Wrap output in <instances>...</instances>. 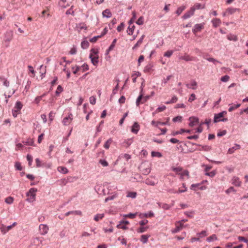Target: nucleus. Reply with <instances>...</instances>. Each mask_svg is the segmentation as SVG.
Segmentation results:
<instances>
[{
	"label": "nucleus",
	"instance_id": "680f3d73",
	"mask_svg": "<svg viewBox=\"0 0 248 248\" xmlns=\"http://www.w3.org/2000/svg\"><path fill=\"white\" fill-rule=\"evenodd\" d=\"M16 168L19 170H21L22 169L21 165L19 162H16L15 165Z\"/></svg>",
	"mask_w": 248,
	"mask_h": 248
},
{
	"label": "nucleus",
	"instance_id": "bb28decb",
	"mask_svg": "<svg viewBox=\"0 0 248 248\" xmlns=\"http://www.w3.org/2000/svg\"><path fill=\"white\" fill-rule=\"evenodd\" d=\"M145 37L144 35H142L138 41L137 43L134 45V46L133 47V49H135L138 47L142 43L143 40Z\"/></svg>",
	"mask_w": 248,
	"mask_h": 248
},
{
	"label": "nucleus",
	"instance_id": "f03ea898",
	"mask_svg": "<svg viewBox=\"0 0 248 248\" xmlns=\"http://www.w3.org/2000/svg\"><path fill=\"white\" fill-rule=\"evenodd\" d=\"M37 190L35 188H31L28 192L26 193V196L28 198L27 201L29 202H32L35 201L36 199V192Z\"/></svg>",
	"mask_w": 248,
	"mask_h": 248
},
{
	"label": "nucleus",
	"instance_id": "052dcab7",
	"mask_svg": "<svg viewBox=\"0 0 248 248\" xmlns=\"http://www.w3.org/2000/svg\"><path fill=\"white\" fill-rule=\"evenodd\" d=\"M101 37H102V35H98L96 36H94L90 39V42H91L92 43H95L98 39V38H99Z\"/></svg>",
	"mask_w": 248,
	"mask_h": 248
},
{
	"label": "nucleus",
	"instance_id": "2f4dec72",
	"mask_svg": "<svg viewBox=\"0 0 248 248\" xmlns=\"http://www.w3.org/2000/svg\"><path fill=\"white\" fill-rule=\"evenodd\" d=\"M71 68L74 74H76L81 69V67L77 65H72Z\"/></svg>",
	"mask_w": 248,
	"mask_h": 248
},
{
	"label": "nucleus",
	"instance_id": "a878e982",
	"mask_svg": "<svg viewBox=\"0 0 248 248\" xmlns=\"http://www.w3.org/2000/svg\"><path fill=\"white\" fill-rule=\"evenodd\" d=\"M232 183L236 186H239L241 185V181L239 180V178L234 177L232 179Z\"/></svg>",
	"mask_w": 248,
	"mask_h": 248
},
{
	"label": "nucleus",
	"instance_id": "f3484780",
	"mask_svg": "<svg viewBox=\"0 0 248 248\" xmlns=\"http://www.w3.org/2000/svg\"><path fill=\"white\" fill-rule=\"evenodd\" d=\"M237 10H239V9L237 8H228V9H226L223 15L225 16L226 15L232 14Z\"/></svg>",
	"mask_w": 248,
	"mask_h": 248
},
{
	"label": "nucleus",
	"instance_id": "c85d7f7f",
	"mask_svg": "<svg viewBox=\"0 0 248 248\" xmlns=\"http://www.w3.org/2000/svg\"><path fill=\"white\" fill-rule=\"evenodd\" d=\"M227 37L230 41H237L238 40L237 36L234 34H230L227 35Z\"/></svg>",
	"mask_w": 248,
	"mask_h": 248
},
{
	"label": "nucleus",
	"instance_id": "dca6fc26",
	"mask_svg": "<svg viewBox=\"0 0 248 248\" xmlns=\"http://www.w3.org/2000/svg\"><path fill=\"white\" fill-rule=\"evenodd\" d=\"M140 125L138 123L135 122L132 126L131 132L134 134H137L140 130Z\"/></svg>",
	"mask_w": 248,
	"mask_h": 248
},
{
	"label": "nucleus",
	"instance_id": "774afa93",
	"mask_svg": "<svg viewBox=\"0 0 248 248\" xmlns=\"http://www.w3.org/2000/svg\"><path fill=\"white\" fill-rule=\"evenodd\" d=\"M63 91V89L61 85H59L56 91V93L58 94L60 93Z\"/></svg>",
	"mask_w": 248,
	"mask_h": 248
},
{
	"label": "nucleus",
	"instance_id": "f704fd0d",
	"mask_svg": "<svg viewBox=\"0 0 248 248\" xmlns=\"http://www.w3.org/2000/svg\"><path fill=\"white\" fill-rule=\"evenodd\" d=\"M77 28L79 29V31H81L82 30H87V27L86 24L83 23H81L77 25Z\"/></svg>",
	"mask_w": 248,
	"mask_h": 248
},
{
	"label": "nucleus",
	"instance_id": "6e6552de",
	"mask_svg": "<svg viewBox=\"0 0 248 248\" xmlns=\"http://www.w3.org/2000/svg\"><path fill=\"white\" fill-rule=\"evenodd\" d=\"M73 120V115L70 113L68 116L64 117L62 121V123L65 125H68Z\"/></svg>",
	"mask_w": 248,
	"mask_h": 248
},
{
	"label": "nucleus",
	"instance_id": "72a5a7b5",
	"mask_svg": "<svg viewBox=\"0 0 248 248\" xmlns=\"http://www.w3.org/2000/svg\"><path fill=\"white\" fill-rule=\"evenodd\" d=\"M58 170L59 172H60L62 173H63V174H66L68 172L67 169L65 167H62V166L59 167L58 168Z\"/></svg>",
	"mask_w": 248,
	"mask_h": 248
},
{
	"label": "nucleus",
	"instance_id": "603ef678",
	"mask_svg": "<svg viewBox=\"0 0 248 248\" xmlns=\"http://www.w3.org/2000/svg\"><path fill=\"white\" fill-rule=\"evenodd\" d=\"M151 155L152 157L157 156L158 157H160L162 156L161 154L159 152L155 151L152 152Z\"/></svg>",
	"mask_w": 248,
	"mask_h": 248
},
{
	"label": "nucleus",
	"instance_id": "ea45409f",
	"mask_svg": "<svg viewBox=\"0 0 248 248\" xmlns=\"http://www.w3.org/2000/svg\"><path fill=\"white\" fill-rule=\"evenodd\" d=\"M148 228V227H143V226H141L137 230V232L138 233L144 232H146Z\"/></svg>",
	"mask_w": 248,
	"mask_h": 248
},
{
	"label": "nucleus",
	"instance_id": "58836bf2",
	"mask_svg": "<svg viewBox=\"0 0 248 248\" xmlns=\"http://www.w3.org/2000/svg\"><path fill=\"white\" fill-rule=\"evenodd\" d=\"M112 142L111 139H109L104 144V147L106 149H108L110 146V145Z\"/></svg>",
	"mask_w": 248,
	"mask_h": 248
},
{
	"label": "nucleus",
	"instance_id": "423d86ee",
	"mask_svg": "<svg viewBox=\"0 0 248 248\" xmlns=\"http://www.w3.org/2000/svg\"><path fill=\"white\" fill-rule=\"evenodd\" d=\"M204 25L205 24L204 23L195 24L192 29L193 33L196 35L197 32H201L202 30L204 29Z\"/></svg>",
	"mask_w": 248,
	"mask_h": 248
},
{
	"label": "nucleus",
	"instance_id": "f8f14e48",
	"mask_svg": "<svg viewBox=\"0 0 248 248\" xmlns=\"http://www.w3.org/2000/svg\"><path fill=\"white\" fill-rule=\"evenodd\" d=\"M200 184H192L190 186V189L194 191H196L198 189L204 190L206 188L205 186H200Z\"/></svg>",
	"mask_w": 248,
	"mask_h": 248
},
{
	"label": "nucleus",
	"instance_id": "79ce46f5",
	"mask_svg": "<svg viewBox=\"0 0 248 248\" xmlns=\"http://www.w3.org/2000/svg\"><path fill=\"white\" fill-rule=\"evenodd\" d=\"M117 227L119 229H122L123 230L127 229L126 226L124 224L122 221L120 222V223L117 225Z\"/></svg>",
	"mask_w": 248,
	"mask_h": 248
},
{
	"label": "nucleus",
	"instance_id": "412c9836",
	"mask_svg": "<svg viewBox=\"0 0 248 248\" xmlns=\"http://www.w3.org/2000/svg\"><path fill=\"white\" fill-rule=\"evenodd\" d=\"M22 103L20 101H17L14 107V110H16V112H19L22 108Z\"/></svg>",
	"mask_w": 248,
	"mask_h": 248
},
{
	"label": "nucleus",
	"instance_id": "7ed1b4c3",
	"mask_svg": "<svg viewBox=\"0 0 248 248\" xmlns=\"http://www.w3.org/2000/svg\"><path fill=\"white\" fill-rule=\"evenodd\" d=\"M98 50L97 49L93 48L91 50L90 54V58L91 60L92 63L94 65H96L98 62Z\"/></svg>",
	"mask_w": 248,
	"mask_h": 248
},
{
	"label": "nucleus",
	"instance_id": "0eeeda50",
	"mask_svg": "<svg viewBox=\"0 0 248 248\" xmlns=\"http://www.w3.org/2000/svg\"><path fill=\"white\" fill-rule=\"evenodd\" d=\"M149 98V96L143 97L142 94H140L136 100V105L139 106L140 104L144 103L148 100Z\"/></svg>",
	"mask_w": 248,
	"mask_h": 248
},
{
	"label": "nucleus",
	"instance_id": "c9c22d12",
	"mask_svg": "<svg viewBox=\"0 0 248 248\" xmlns=\"http://www.w3.org/2000/svg\"><path fill=\"white\" fill-rule=\"evenodd\" d=\"M132 23H130V25L128 28L127 32L129 35H132L133 32V31L134 29V26L132 25Z\"/></svg>",
	"mask_w": 248,
	"mask_h": 248
},
{
	"label": "nucleus",
	"instance_id": "aec40b11",
	"mask_svg": "<svg viewBox=\"0 0 248 248\" xmlns=\"http://www.w3.org/2000/svg\"><path fill=\"white\" fill-rule=\"evenodd\" d=\"M240 148V146L238 144H235L233 147L230 148L228 151V153L229 154H233L234 151L236 150L239 149Z\"/></svg>",
	"mask_w": 248,
	"mask_h": 248
},
{
	"label": "nucleus",
	"instance_id": "4468645a",
	"mask_svg": "<svg viewBox=\"0 0 248 248\" xmlns=\"http://www.w3.org/2000/svg\"><path fill=\"white\" fill-rule=\"evenodd\" d=\"M186 86L188 88L196 90L197 87V83L195 80H192L190 81V83L189 84H186Z\"/></svg>",
	"mask_w": 248,
	"mask_h": 248
},
{
	"label": "nucleus",
	"instance_id": "37998d69",
	"mask_svg": "<svg viewBox=\"0 0 248 248\" xmlns=\"http://www.w3.org/2000/svg\"><path fill=\"white\" fill-rule=\"evenodd\" d=\"M103 214H98L95 216L94 217V220L96 221H98L100 219H101L104 217Z\"/></svg>",
	"mask_w": 248,
	"mask_h": 248
},
{
	"label": "nucleus",
	"instance_id": "a19ab883",
	"mask_svg": "<svg viewBox=\"0 0 248 248\" xmlns=\"http://www.w3.org/2000/svg\"><path fill=\"white\" fill-rule=\"evenodd\" d=\"M143 71L145 73H151L152 71V66L151 65H146L144 67Z\"/></svg>",
	"mask_w": 248,
	"mask_h": 248
},
{
	"label": "nucleus",
	"instance_id": "f257e3e1",
	"mask_svg": "<svg viewBox=\"0 0 248 248\" xmlns=\"http://www.w3.org/2000/svg\"><path fill=\"white\" fill-rule=\"evenodd\" d=\"M3 85L4 86V88H3V90L4 92V95L6 97H11L15 93V91L9 87V82L6 80H4Z\"/></svg>",
	"mask_w": 248,
	"mask_h": 248
},
{
	"label": "nucleus",
	"instance_id": "bf43d9fd",
	"mask_svg": "<svg viewBox=\"0 0 248 248\" xmlns=\"http://www.w3.org/2000/svg\"><path fill=\"white\" fill-rule=\"evenodd\" d=\"M90 103L92 104V105H94L96 103V98L93 96H92L91 97H90Z\"/></svg>",
	"mask_w": 248,
	"mask_h": 248
},
{
	"label": "nucleus",
	"instance_id": "39448f33",
	"mask_svg": "<svg viewBox=\"0 0 248 248\" xmlns=\"http://www.w3.org/2000/svg\"><path fill=\"white\" fill-rule=\"evenodd\" d=\"M227 112L225 111H223L217 114H215L214 117V122L217 123L220 121L226 122L227 120V118L221 119L224 115L226 114Z\"/></svg>",
	"mask_w": 248,
	"mask_h": 248
},
{
	"label": "nucleus",
	"instance_id": "4d7b16f0",
	"mask_svg": "<svg viewBox=\"0 0 248 248\" xmlns=\"http://www.w3.org/2000/svg\"><path fill=\"white\" fill-rule=\"evenodd\" d=\"M229 79H230L229 76H227V75H225L224 76L220 78V80L222 82H227L229 80Z\"/></svg>",
	"mask_w": 248,
	"mask_h": 248
},
{
	"label": "nucleus",
	"instance_id": "864d4df0",
	"mask_svg": "<svg viewBox=\"0 0 248 248\" xmlns=\"http://www.w3.org/2000/svg\"><path fill=\"white\" fill-rule=\"evenodd\" d=\"M117 39H114L113 40V41H112V44H111V45L109 46V48H108V50L109 51H110L111 50H112L114 48V47L115 46V44L117 42Z\"/></svg>",
	"mask_w": 248,
	"mask_h": 248
},
{
	"label": "nucleus",
	"instance_id": "20e7f679",
	"mask_svg": "<svg viewBox=\"0 0 248 248\" xmlns=\"http://www.w3.org/2000/svg\"><path fill=\"white\" fill-rule=\"evenodd\" d=\"M13 33L12 31H9L6 32L5 35L3 44L6 47H8L9 45V42L13 39Z\"/></svg>",
	"mask_w": 248,
	"mask_h": 248
},
{
	"label": "nucleus",
	"instance_id": "c756f323",
	"mask_svg": "<svg viewBox=\"0 0 248 248\" xmlns=\"http://www.w3.org/2000/svg\"><path fill=\"white\" fill-rule=\"evenodd\" d=\"M240 106H241L240 104H237L232 105L229 108L228 111L229 112L232 111L234 109H235L238 108L239 107H240Z\"/></svg>",
	"mask_w": 248,
	"mask_h": 248
},
{
	"label": "nucleus",
	"instance_id": "8fccbe9b",
	"mask_svg": "<svg viewBox=\"0 0 248 248\" xmlns=\"http://www.w3.org/2000/svg\"><path fill=\"white\" fill-rule=\"evenodd\" d=\"M204 59H206L207 61H208L210 62H213L215 64H216L217 63L219 62L217 60L213 58H206V57H204Z\"/></svg>",
	"mask_w": 248,
	"mask_h": 248
},
{
	"label": "nucleus",
	"instance_id": "5fc2aeb1",
	"mask_svg": "<svg viewBox=\"0 0 248 248\" xmlns=\"http://www.w3.org/2000/svg\"><path fill=\"white\" fill-rule=\"evenodd\" d=\"M173 53V50H168L164 53V56L169 58L172 55Z\"/></svg>",
	"mask_w": 248,
	"mask_h": 248
},
{
	"label": "nucleus",
	"instance_id": "5701e85b",
	"mask_svg": "<svg viewBox=\"0 0 248 248\" xmlns=\"http://www.w3.org/2000/svg\"><path fill=\"white\" fill-rule=\"evenodd\" d=\"M24 145L27 146H34V141L31 139H28L26 140L23 141Z\"/></svg>",
	"mask_w": 248,
	"mask_h": 248
},
{
	"label": "nucleus",
	"instance_id": "9b49d317",
	"mask_svg": "<svg viewBox=\"0 0 248 248\" xmlns=\"http://www.w3.org/2000/svg\"><path fill=\"white\" fill-rule=\"evenodd\" d=\"M189 125L190 127H193L195 125L198 124L199 123V119L197 117H190L189 118Z\"/></svg>",
	"mask_w": 248,
	"mask_h": 248
},
{
	"label": "nucleus",
	"instance_id": "338daca9",
	"mask_svg": "<svg viewBox=\"0 0 248 248\" xmlns=\"http://www.w3.org/2000/svg\"><path fill=\"white\" fill-rule=\"evenodd\" d=\"M27 159L29 161V164L30 166H31V162L32 161V157L30 155H28L27 156Z\"/></svg>",
	"mask_w": 248,
	"mask_h": 248
},
{
	"label": "nucleus",
	"instance_id": "6ab92c4d",
	"mask_svg": "<svg viewBox=\"0 0 248 248\" xmlns=\"http://www.w3.org/2000/svg\"><path fill=\"white\" fill-rule=\"evenodd\" d=\"M212 23L213 24V26L216 28L220 26L221 21L219 18H216L212 19Z\"/></svg>",
	"mask_w": 248,
	"mask_h": 248
},
{
	"label": "nucleus",
	"instance_id": "c03bdc74",
	"mask_svg": "<svg viewBox=\"0 0 248 248\" xmlns=\"http://www.w3.org/2000/svg\"><path fill=\"white\" fill-rule=\"evenodd\" d=\"M89 45V43L87 41H83L81 43L82 48L85 49L87 48Z\"/></svg>",
	"mask_w": 248,
	"mask_h": 248
},
{
	"label": "nucleus",
	"instance_id": "9d476101",
	"mask_svg": "<svg viewBox=\"0 0 248 248\" xmlns=\"http://www.w3.org/2000/svg\"><path fill=\"white\" fill-rule=\"evenodd\" d=\"M16 224V222H14L12 225L7 227L1 225V232L5 233L6 232L11 230L13 227L15 226Z\"/></svg>",
	"mask_w": 248,
	"mask_h": 248
},
{
	"label": "nucleus",
	"instance_id": "473e14b6",
	"mask_svg": "<svg viewBox=\"0 0 248 248\" xmlns=\"http://www.w3.org/2000/svg\"><path fill=\"white\" fill-rule=\"evenodd\" d=\"M28 68L30 73H31V75H30V76L31 77L34 78L35 76V71L34 70L33 67L31 65H29L28 66Z\"/></svg>",
	"mask_w": 248,
	"mask_h": 248
},
{
	"label": "nucleus",
	"instance_id": "4be33fe9",
	"mask_svg": "<svg viewBox=\"0 0 248 248\" xmlns=\"http://www.w3.org/2000/svg\"><path fill=\"white\" fill-rule=\"evenodd\" d=\"M181 60H183L186 61H191L194 60V58L192 57H190L189 55L187 54H185L183 56H181L179 58Z\"/></svg>",
	"mask_w": 248,
	"mask_h": 248
},
{
	"label": "nucleus",
	"instance_id": "ddd939ff",
	"mask_svg": "<svg viewBox=\"0 0 248 248\" xmlns=\"http://www.w3.org/2000/svg\"><path fill=\"white\" fill-rule=\"evenodd\" d=\"M176 228L172 231V233H176L179 232L183 227V224L181 222H178L176 223Z\"/></svg>",
	"mask_w": 248,
	"mask_h": 248
},
{
	"label": "nucleus",
	"instance_id": "49530a36",
	"mask_svg": "<svg viewBox=\"0 0 248 248\" xmlns=\"http://www.w3.org/2000/svg\"><path fill=\"white\" fill-rule=\"evenodd\" d=\"M14 201V198L12 197H8L5 199V202L7 204H12Z\"/></svg>",
	"mask_w": 248,
	"mask_h": 248
},
{
	"label": "nucleus",
	"instance_id": "e433bc0d",
	"mask_svg": "<svg viewBox=\"0 0 248 248\" xmlns=\"http://www.w3.org/2000/svg\"><path fill=\"white\" fill-rule=\"evenodd\" d=\"M217 235L216 234H212L211 236L208 237L206 240L208 242H211L212 241L217 240Z\"/></svg>",
	"mask_w": 248,
	"mask_h": 248
},
{
	"label": "nucleus",
	"instance_id": "cd10ccee",
	"mask_svg": "<svg viewBox=\"0 0 248 248\" xmlns=\"http://www.w3.org/2000/svg\"><path fill=\"white\" fill-rule=\"evenodd\" d=\"M103 17H110L112 16L111 13L109 9L104 10L102 13Z\"/></svg>",
	"mask_w": 248,
	"mask_h": 248
},
{
	"label": "nucleus",
	"instance_id": "1a4fd4ad",
	"mask_svg": "<svg viewBox=\"0 0 248 248\" xmlns=\"http://www.w3.org/2000/svg\"><path fill=\"white\" fill-rule=\"evenodd\" d=\"M39 231L42 235L46 234L48 231V227L46 225L41 224L39 226Z\"/></svg>",
	"mask_w": 248,
	"mask_h": 248
},
{
	"label": "nucleus",
	"instance_id": "2eb2a0df",
	"mask_svg": "<svg viewBox=\"0 0 248 248\" xmlns=\"http://www.w3.org/2000/svg\"><path fill=\"white\" fill-rule=\"evenodd\" d=\"M155 179L154 177H150L145 180V183L146 184L150 186H155L157 184L153 179Z\"/></svg>",
	"mask_w": 248,
	"mask_h": 248
},
{
	"label": "nucleus",
	"instance_id": "3c124183",
	"mask_svg": "<svg viewBox=\"0 0 248 248\" xmlns=\"http://www.w3.org/2000/svg\"><path fill=\"white\" fill-rule=\"evenodd\" d=\"M137 214V213H136L135 214L129 213L128 214L124 215V217H128L130 218H134L136 217Z\"/></svg>",
	"mask_w": 248,
	"mask_h": 248
},
{
	"label": "nucleus",
	"instance_id": "a18cd8bd",
	"mask_svg": "<svg viewBox=\"0 0 248 248\" xmlns=\"http://www.w3.org/2000/svg\"><path fill=\"white\" fill-rule=\"evenodd\" d=\"M137 196V193L135 192H128L127 194V197L131 198H135Z\"/></svg>",
	"mask_w": 248,
	"mask_h": 248
},
{
	"label": "nucleus",
	"instance_id": "4c0bfd02",
	"mask_svg": "<svg viewBox=\"0 0 248 248\" xmlns=\"http://www.w3.org/2000/svg\"><path fill=\"white\" fill-rule=\"evenodd\" d=\"M153 216H154V213L151 211L149 212L148 213H145V214L140 215V217H153Z\"/></svg>",
	"mask_w": 248,
	"mask_h": 248
},
{
	"label": "nucleus",
	"instance_id": "a211bd4d",
	"mask_svg": "<svg viewBox=\"0 0 248 248\" xmlns=\"http://www.w3.org/2000/svg\"><path fill=\"white\" fill-rule=\"evenodd\" d=\"M150 235L149 234H143L140 236V241L143 244H146L148 241V239L150 237Z\"/></svg>",
	"mask_w": 248,
	"mask_h": 248
},
{
	"label": "nucleus",
	"instance_id": "b1692460",
	"mask_svg": "<svg viewBox=\"0 0 248 248\" xmlns=\"http://www.w3.org/2000/svg\"><path fill=\"white\" fill-rule=\"evenodd\" d=\"M181 178L183 179L188 178L189 176V172L186 170H182L180 173Z\"/></svg>",
	"mask_w": 248,
	"mask_h": 248
},
{
	"label": "nucleus",
	"instance_id": "6e6d98bb",
	"mask_svg": "<svg viewBox=\"0 0 248 248\" xmlns=\"http://www.w3.org/2000/svg\"><path fill=\"white\" fill-rule=\"evenodd\" d=\"M144 22V18L143 16H140L136 21V23L139 25H142Z\"/></svg>",
	"mask_w": 248,
	"mask_h": 248
},
{
	"label": "nucleus",
	"instance_id": "13d9d810",
	"mask_svg": "<svg viewBox=\"0 0 248 248\" xmlns=\"http://www.w3.org/2000/svg\"><path fill=\"white\" fill-rule=\"evenodd\" d=\"M166 108V106H163L161 107L158 108L155 111V112H160L164 111Z\"/></svg>",
	"mask_w": 248,
	"mask_h": 248
},
{
	"label": "nucleus",
	"instance_id": "09e8293b",
	"mask_svg": "<svg viewBox=\"0 0 248 248\" xmlns=\"http://www.w3.org/2000/svg\"><path fill=\"white\" fill-rule=\"evenodd\" d=\"M185 132V129H181L179 131H175V132H172L171 133V135L173 136H175L178 134H182Z\"/></svg>",
	"mask_w": 248,
	"mask_h": 248
},
{
	"label": "nucleus",
	"instance_id": "7c9ffc66",
	"mask_svg": "<svg viewBox=\"0 0 248 248\" xmlns=\"http://www.w3.org/2000/svg\"><path fill=\"white\" fill-rule=\"evenodd\" d=\"M204 8V5H202L200 3H196L193 7H192L191 9L194 10V12L196 9H203Z\"/></svg>",
	"mask_w": 248,
	"mask_h": 248
},
{
	"label": "nucleus",
	"instance_id": "e2e57ef3",
	"mask_svg": "<svg viewBox=\"0 0 248 248\" xmlns=\"http://www.w3.org/2000/svg\"><path fill=\"white\" fill-rule=\"evenodd\" d=\"M99 163L104 167H106L108 166V163L105 160L100 159L99 160Z\"/></svg>",
	"mask_w": 248,
	"mask_h": 248
},
{
	"label": "nucleus",
	"instance_id": "393cba45",
	"mask_svg": "<svg viewBox=\"0 0 248 248\" xmlns=\"http://www.w3.org/2000/svg\"><path fill=\"white\" fill-rule=\"evenodd\" d=\"M193 14H194V10L191 9L189 11L185 13L184 15V16H183V18L184 19H187V18L190 17L191 16H192Z\"/></svg>",
	"mask_w": 248,
	"mask_h": 248
},
{
	"label": "nucleus",
	"instance_id": "69168bd1",
	"mask_svg": "<svg viewBox=\"0 0 248 248\" xmlns=\"http://www.w3.org/2000/svg\"><path fill=\"white\" fill-rule=\"evenodd\" d=\"M124 23H122L120 24V25H119L118 26L117 30L119 32H120L124 30Z\"/></svg>",
	"mask_w": 248,
	"mask_h": 248
},
{
	"label": "nucleus",
	"instance_id": "de8ad7c7",
	"mask_svg": "<svg viewBox=\"0 0 248 248\" xmlns=\"http://www.w3.org/2000/svg\"><path fill=\"white\" fill-rule=\"evenodd\" d=\"M173 171L175 172L177 174L180 175L181 172L182 171V168L181 167L173 168L172 169Z\"/></svg>",
	"mask_w": 248,
	"mask_h": 248
},
{
	"label": "nucleus",
	"instance_id": "0e129e2a",
	"mask_svg": "<svg viewBox=\"0 0 248 248\" xmlns=\"http://www.w3.org/2000/svg\"><path fill=\"white\" fill-rule=\"evenodd\" d=\"M185 7H180L178 8L176 11V13L178 15H180L182 12L184 10Z\"/></svg>",
	"mask_w": 248,
	"mask_h": 248
}]
</instances>
